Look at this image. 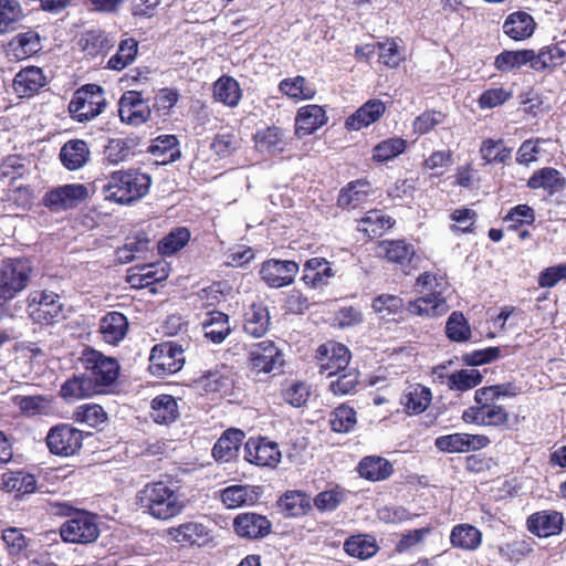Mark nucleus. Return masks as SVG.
Wrapping results in <instances>:
<instances>
[{"label":"nucleus","mask_w":566,"mask_h":566,"mask_svg":"<svg viewBox=\"0 0 566 566\" xmlns=\"http://www.w3.org/2000/svg\"><path fill=\"white\" fill-rule=\"evenodd\" d=\"M565 518L562 512L543 510L531 514L526 520L527 531L539 538L559 535L563 532Z\"/></svg>","instance_id":"obj_20"},{"label":"nucleus","mask_w":566,"mask_h":566,"mask_svg":"<svg viewBox=\"0 0 566 566\" xmlns=\"http://www.w3.org/2000/svg\"><path fill=\"white\" fill-rule=\"evenodd\" d=\"M248 364L258 374H270L276 368L282 367L284 360L275 343L271 339H264L251 347L248 354Z\"/></svg>","instance_id":"obj_16"},{"label":"nucleus","mask_w":566,"mask_h":566,"mask_svg":"<svg viewBox=\"0 0 566 566\" xmlns=\"http://www.w3.org/2000/svg\"><path fill=\"white\" fill-rule=\"evenodd\" d=\"M475 406L467 408L462 413V420L465 423L504 428L510 422V413L502 405H496V401L483 399V396L474 394Z\"/></svg>","instance_id":"obj_11"},{"label":"nucleus","mask_w":566,"mask_h":566,"mask_svg":"<svg viewBox=\"0 0 566 566\" xmlns=\"http://www.w3.org/2000/svg\"><path fill=\"white\" fill-rule=\"evenodd\" d=\"M135 503L144 513L158 521H169L186 507L178 489L161 480L146 483L136 493Z\"/></svg>","instance_id":"obj_2"},{"label":"nucleus","mask_w":566,"mask_h":566,"mask_svg":"<svg viewBox=\"0 0 566 566\" xmlns=\"http://www.w3.org/2000/svg\"><path fill=\"white\" fill-rule=\"evenodd\" d=\"M80 363L84 371L74 374L61 385L59 395L64 401L73 402L112 391L120 371L115 357L87 346L82 350Z\"/></svg>","instance_id":"obj_1"},{"label":"nucleus","mask_w":566,"mask_h":566,"mask_svg":"<svg viewBox=\"0 0 566 566\" xmlns=\"http://www.w3.org/2000/svg\"><path fill=\"white\" fill-rule=\"evenodd\" d=\"M195 386L205 395L226 396L233 389L234 380L231 373L223 367L208 370L195 380Z\"/></svg>","instance_id":"obj_27"},{"label":"nucleus","mask_w":566,"mask_h":566,"mask_svg":"<svg viewBox=\"0 0 566 566\" xmlns=\"http://www.w3.org/2000/svg\"><path fill=\"white\" fill-rule=\"evenodd\" d=\"M566 186V179L562 172L553 167H543L535 170L527 180V187L531 189H544L548 195H554L563 190Z\"/></svg>","instance_id":"obj_44"},{"label":"nucleus","mask_w":566,"mask_h":566,"mask_svg":"<svg viewBox=\"0 0 566 566\" xmlns=\"http://www.w3.org/2000/svg\"><path fill=\"white\" fill-rule=\"evenodd\" d=\"M151 177L139 169L113 171L104 186L106 199L130 205L145 197L150 188Z\"/></svg>","instance_id":"obj_4"},{"label":"nucleus","mask_w":566,"mask_h":566,"mask_svg":"<svg viewBox=\"0 0 566 566\" xmlns=\"http://www.w3.org/2000/svg\"><path fill=\"white\" fill-rule=\"evenodd\" d=\"M513 149L506 147L503 139H484L480 147L482 159L486 164H505L512 157Z\"/></svg>","instance_id":"obj_64"},{"label":"nucleus","mask_w":566,"mask_h":566,"mask_svg":"<svg viewBox=\"0 0 566 566\" xmlns=\"http://www.w3.org/2000/svg\"><path fill=\"white\" fill-rule=\"evenodd\" d=\"M432 401V391L429 387L419 384H408L399 397V403L408 416L423 413Z\"/></svg>","instance_id":"obj_24"},{"label":"nucleus","mask_w":566,"mask_h":566,"mask_svg":"<svg viewBox=\"0 0 566 566\" xmlns=\"http://www.w3.org/2000/svg\"><path fill=\"white\" fill-rule=\"evenodd\" d=\"M168 275V269L164 264H143L129 270L127 274V282L133 289H145L165 281Z\"/></svg>","instance_id":"obj_34"},{"label":"nucleus","mask_w":566,"mask_h":566,"mask_svg":"<svg viewBox=\"0 0 566 566\" xmlns=\"http://www.w3.org/2000/svg\"><path fill=\"white\" fill-rule=\"evenodd\" d=\"M263 493L262 486L232 484L219 491V500L229 510L255 505Z\"/></svg>","instance_id":"obj_21"},{"label":"nucleus","mask_w":566,"mask_h":566,"mask_svg":"<svg viewBox=\"0 0 566 566\" xmlns=\"http://www.w3.org/2000/svg\"><path fill=\"white\" fill-rule=\"evenodd\" d=\"M135 146L132 138H112L104 148V158L113 165L126 161L134 155Z\"/></svg>","instance_id":"obj_63"},{"label":"nucleus","mask_w":566,"mask_h":566,"mask_svg":"<svg viewBox=\"0 0 566 566\" xmlns=\"http://www.w3.org/2000/svg\"><path fill=\"white\" fill-rule=\"evenodd\" d=\"M213 96L223 105L235 107L242 98V90L235 78L222 75L213 84Z\"/></svg>","instance_id":"obj_49"},{"label":"nucleus","mask_w":566,"mask_h":566,"mask_svg":"<svg viewBox=\"0 0 566 566\" xmlns=\"http://www.w3.org/2000/svg\"><path fill=\"white\" fill-rule=\"evenodd\" d=\"M298 270L295 261L270 259L263 262L260 276L268 286L279 289L292 284Z\"/></svg>","instance_id":"obj_19"},{"label":"nucleus","mask_w":566,"mask_h":566,"mask_svg":"<svg viewBox=\"0 0 566 566\" xmlns=\"http://www.w3.org/2000/svg\"><path fill=\"white\" fill-rule=\"evenodd\" d=\"M407 148L408 143L402 137L394 136L382 139L373 147L371 160L377 164L388 163L403 154Z\"/></svg>","instance_id":"obj_50"},{"label":"nucleus","mask_w":566,"mask_h":566,"mask_svg":"<svg viewBox=\"0 0 566 566\" xmlns=\"http://www.w3.org/2000/svg\"><path fill=\"white\" fill-rule=\"evenodd\" d=\"M232 527L234 534L240 538L258 541L270 535L273 525L265 515L255 512H243L233 518Z\"/></svg>","instance_id":"obj_18"},{"label":"nucleus","mask_w":566,"mask_h":566,"mask_svg":"<svg viewBox=\"0 0 566 566\" xmlns=\"http://www.w3.org/2000/svg\"><path fill=\"white\" fill-rule=\"evenodd\" d=\"M150 418L157 424H170L179 418V407L174 396L157 395L150 401Z\"/></svg>","instance_id":"obj_45"},{"label":"nucleus","mask_w":566,"mask_h":566,"mask_svg":"<svg viewBox=\"0 0 566 566\" xmlns=\"http://www.w3.org/2000/svg\"><path fill=\"white\" fill-rule=\"evenodd\" d=\"M532 49L504 50L495 56L494 67L501 73H509L524 65L531 66Z\"/></svg>","instance_id":"obj_53"},{"label":"nucleus","mask_w":566,"mask_h":566,"mask_svg":"<svg viewBox=\"0 0 566 566\" xmlns=\"http://www.w3.org/2000/svg\"><path fill=\"white\" fill-rule=\"evenodd\" d=\"M208 530L201 523L187 522L168 530V535L182 545H195L208 537Z\"/></svg>","instance_id":"obj_52"},{"label":"nucleus","mask_w":566,"mask_h":566,"mask_svg":"<svg viewBox=\"0 0 566 566\" xmlns=\"http://www.w3.org/2000/svg\"><path fill=\"white\" fill-rule=\"evenodd\" d=\"M270 313L268 306L259 301L253 302L243 315V329L253 337H262L270 326Z\"/></svg>","instance_id":"obj_39"},{"label":"nucleus","mask_w":566,"mask_h":566,"mask_svg":"<svg viewBox=\"0 0 566 566\" xmlns=\"http://www.w3.org/2000/svg\"><path fill=\"white\" fill-rule=\"evenodd\" d=\"M244 439L241 429H227L216 441L212 448V455L217 461L229 462L237 457L240 446Z\"/></svg>","instance_id":"obj_43"},{"label":"nucleus","mask_w":566,"mask_h":566,"mask_svg":"<svg viewBox=\"0 0 566 566\" xmlns=\"http://www.w3.org/2000/svg\"><path fill=\"white\" fill-rule=\"evenodd\" d=\"M450 543L463 551H475L481 546L482 532L468 523L457 524L450 532Z\"/></svg>","instance_id":"obj_48"},{"label":"nucleus","mask_w":566,"mask_h":566,"mask_svg":"<svg viewBox=\"0 0 566 566\" xmlns=\"http://www.w3.org/2000/svg\"><path fill=\"white\" fill-rule=\"evenodd\" d=\"M335 377L328 385V390L335 396L352 395L360 384V373L356 368L346 367Z\"/></svg>","instance_id":"obj_62"},{"label":"nucleus","mask_w":566,"mask_h":566,"mask_svg":"<svg viewBox=\"0 0 566 566\" xmlns=\"http://www.w3.org/2000/svg\"><path fill=\"white\" fill-rule=\"evenodd\" d=\"M59 533L61 539L67 544H93L101 534L99 517L96 513L82 509L61 524Z\"/></svg>","instance_id":"obj_7"},{"label":"nucleus","mask_w":566,"mask_h":566,"mask_svg":"<svg viewBox=\"0 0 566 566\" xmlns=\"http://www.w3.org/2000/svg\"><path fill=\"white\" fill-rule=\"evenodd\" d=\"M150 241L145 232H137L128 235L123 247L117 248L115 255L118 262L129 263L135 260L137 254L149 250Z\"/></svg>","instance_id":"obj_56"},{"label":"nucleus","mask_w":566,"mask_h":566,"mask_svg":"<svg viewBox=\"0 0 566 566\" xmlns=\"http://www.w3.org/2000/svg\"><path fill=\"white\" fill-rule=\"evenodd\" d=\"M33 265L25 256L6 258L0 262V305L17 298L28 289Z\"/></svg>","instance_id":"obj_5"},{"label":"nucleus","mask_w":566,"mask_h":566,"mask_svg":"<svg viewBox=\"0 0 566 566\" xmlns=\"http://www.w3.org/2000/svg\"><path fill=\"white\" fill-rule=\"evenodd\" d=\"M105 106L103 87L97 84H85L74 92L67 108L74 120L85 123L97 117Z\"/></svg>","instance_id":"obj_8"},{"label":"nucleus","mask_w":566,"mask_h":566,"mask_svg":"<svg viewBox=\"0 0 566 566\" xmlns=\"http://www.w3.org/2000/svg\"><path fill=\"white\" fill-rule=\"evenodd\" d=\"M502 221L507 224L510 232L521 230L523 226H534L536 212L530 205L518 203L507 210Z\"/></svg>","instance_id":"obj_58"},{"label":"nucleus","mask_w":566,"mask_h":566,"mask_svg":"<svg viewBox=\"0 0 566 566\" xmlns=\"http://www.w3.org/2000/svg\"><path fill=\"white\" fill-rule=\"evenodd\" d=\"M72 419L74 422L98 429L108 421V415L101 405L88 402L77 406L73 411Z\"/></svg>","instance_id":"obj_54"},{"label":"nucleus","mask_w":566,"mask_h":566,"mask_svg":"<svg viewBox=\"0 0 566 566\" xmlns=\"http://www.w3.org/2000/svg\"><path fill=\"white\" fill-rule=\"evenodd\" d=\"M343 548L348 556L360 560L374 557L379 551L375 536L370 534L350 535L345 539Z\"/></svg>","instance_id":"obj_47"},{"label":"nucleus","mask_w":566,"mask_h":566,"mask_svg":"<svg viewBox=\"0 0 566 566\" xmlns=\"http://www.w3.org/2000/svg\"><path fill=\"white\" fill-rule=\"evenodd\" d=\"M535 28L536 23L530 13L516 11L505 19L503 32L514 41H523L532 36Z\"/></svg>","instance_id":"obj_42"},{"label":"nucleus","mask_w":566,"mask_h":566,"mask_svg":"<svg viewBox=\"0 0 566 566\" xmlns=\"http://www.w3.org/2000/svg\"><path fill=\"white\" fill-rule=\"evenodd\" d=\"M46 76L41 67L27 66L21 69L13 78V90L20 97H31L46 85Z\"/></svg>","instance_id":"obj_31"},{"label":"nucleus","mask_w":566,"mask_h":566,"mask_svg":"<svg viewBox=\"0 0 566 566\" xmlns=\"http://www.w3.org/2000/svg\"><path fill=\"white\" fill-rule=\"evenodd\" d=\"M277 507L286 517H302L312 510V499L305 491L287 490L279 497Z\"/></svg>","instance_id":"obj_38"},{"label":"nucleus","mask_w":566,"mask_h":566,"mask_svg":"<svg viewBox=\"0 0 566 566\" xmlns=\"http://www.w3.org/2000/svg\"><path fill=\"white\" fill-rule=\"evenodd\" d=\"M91 433L69 422L52 426L44 438L50 454L59 458H72L80 454L84 439Z\"/></svg>","instance_id":"obj_6"},{"label":"nucleus","mask_w":566,"mask_h":566,"mask_svg":"<svg viewBox=\"0 0 566 566\" xmlns=\"http://www.w3.org/2000/svg\"><path fill=\"white\" fill-rule=\"evenodd\" d=\"M452 364V360H448L443 364L434 366L432 369V374L436 375L439 379L444 377L447 378L446 385L450 390L463 392L479 386L482 382L483 377L476 369H461L452 374L444 375L443 371L448 368V366Z\"/></svg>","instance_id":"obj_23"},{"label":"nucleus","mask_w":566,"mask_h":566,"mask_svg":"<svg viewBox=\"0 0 566 566\" xmlns=\"http://www.w3.org/2000/svg\"><path fill=\"white\" fill-rule=\"evenodd\" d=\"M446 335L455 343H467L471 339V326L462 312L453 311L449 315L446 323Z\"/></svg>","instance_id":"obj_61"},{"label":"nucleus","mask_w":566,"mask_h":566,"mask_svg":"<svg viewBox=\"0 0 566 566\" xmlns=\"http://www.w3.org/2000/svg\"><path fill=\"white\" fill-rule=\"evenodd\" d=\"M566 62V50L558 43L542 46L537 52L533 50L531 69L536 73L553 72Z\"/></svg>","instance_id":"obj_33"},{"label":"nucleus","mask_w":566,"mask_h":566,"mask_svg":"<svg viewBox=\"0 0 566 566\" xmlns=\"http://www.w3.org/2000/svg\"><path fill=\"white\" fill-rule=\"evenodd\" d=\"M375 254L379 260L400 269L407 275L417 269L415 264L416 248L405 238L378 241Z\"/></svg>","instance_id":"obj_9"},{"label":"nucleus","mask_w":566,"mask_h":566,"mask_svg":"<svg viewBox=\"0 0 566 566\" xmlns=\"http://www.w3.org/2000/svg\"><path fill=\"white\" fill-rule=\"evenodd\" d=\"M11 401L28 418L48 416L53 408L52 398L45 395H14Z\"/></svg>","instance_id":"obj_41"},{"label":"nucleus","mask_w":566,"mask_h":566,"mask_svg":"<svg viewBox=\"0 0 566 566\" xmlns=\"http://www.w3.org/2000/svg\"><path fill=\"white\" fill-rule=\"evenodd\" d=\"M90 147L83 139L67 140L60 149V160L67 170L82 168L90 159Z\"/></svg>","instance_id":"obj_40"},{"label":"nucleus","mask_w":566,"mask_h":566,"mask_svg":"<svg viewBox=\"0 0 566 566\" xmlns=\"http://www.w3.org/2000/svg\"><path fill=\"white\" fill-rule=\"evenodd\" d=\"M138 50L139 44L135 38L122 39L116 53L108 59L106 67L112 71H123L136 60Z\"/></svg>","instance_id":"obj_51"},{"label":"nucleus","mask_w":566,"mask_h":566,"mask_svg":"<svg viewBox=\"0 0 566 566\" xmlns=\"http://www.w3.org/2000/svg\"><path fill=\"white\" fill-rule=\"evenodd\" d=\"M185 364V355L181 345L175 342L156 344L149 355L148 371L157 378L178 373Z\"/></svg>","instance_id":"obj_10"},{"label":"nucleus","mask_w":566,"mask_h":566,"mask_svg":"<svg viewBox=\"0 0 566 566\" xmlns=\"http://www.w3.org/2000/svg\"><path fill=\"white\" fill-rule=\"evenodd\" d=\"M77 44L86 59L104 57L115 45L114 40L103 29L84 31Z\"/></svg>","instance_id":"obj_26"},{"label":"nucleus","mask_w":566,"mask_h":566,"mask_svg":"<svg viewBox=\"0 0 566 566\" xmlns=\"http://www.w3.org/2000/svg\"><path fill=\"white\" fill-rule=\"evenodd\" d=\"M356 472L359 478L369 482L386 481L395 472L394 464L381 455H365L356 465Z\"/></svg>","instance_id":"obj_29"},{"label":"nucleus","mask_w":566,"mask_h":566,"mask_svg":"<svg viewBox=\"0 0 566 566\" xmlns=\"http://www.w3.org/2000/svg\"><path fill=\"white\" fill-rule=\"evenodd\" d=\"M374 193L371 182L366 178L356 179L347 184L337 197V206L342 209H356L367 202Z\"/></svg>","instance_id":"obj_32"},{"label":"nucleus","mask_w":566,"mask_h":566,"mask_svg":"<svg viewBox=\"0 0 566 566\" xmlns=\"http://www.w3.org/2000/svg\"><path fill=\"white\" fill-rule=\"evenodd\" d=\"M118 115L123 123L139 126L146 123L151 115L148 101L143 97L142 92L126 91L118 102Z\"/></svg>","instance_id":"obj_17"},{"label":"nucleus","mask_w":566,"mask_h":566,"mask_svg":"<svg viewBox=\"0 0 566 566\" xmlns=\"http://www.w3.org/2000/svg\"><path fill=\"white\" fill-rule=\"evenodd\" d=\"M386 104L379 98H370L359 106L345 122L347 132H357L377 123L386 113Z\"/></svg>","instance_id":"obj_22"},{"label":"nucleus","mask_w":566,"mask_h":566,"mask_svg":"<svg viewBox=\"0 0 566 566\" xmlns=\"http://www.w3.org/2000/svg\"><path fill=\"white\" fill-rule=\"evenodd\" d=\"M41 50L40 34L34 30L18 33L8 43V53L17 60H25Z\"/></svg>","instance_id":"obj_46"},{"label":"nucleus","mask_w":566,"mask_h":566,"mask_svg":"<svg viewBox=\"0 0 566 566\" xmlns=\"http://www.w3.org/2000/svg\"><path fill=\"white\" fill-rule=\"evenodd\" d=\"M281 458L279 444L266 437H251L244 444V459L251 464L275 468Z\"/></svg>","instance_id":"obj_15"},{"label":"nucleus","mask_w":566,"mask_h":566,"mask_svg":"<svg viewBox=\"0 0 566 566\" xmlns=\"http://www.w3.org/2000/svg\"><path fill=\"white\" fill-rule=\"evenodd\" d=\"M27 311L31 319L40 325H52L63 317L60 296L51 291H33L27 298Z\"/></svg>","instance_id":"obj_12"},{"label":"nucleus","mask_w":566,"mask_h":566,"mask_svg":"<svg viewBox=\"0 0 566 566\" xmlns=\"http://www.w3.org/2000/svg\"><path fill=\"white\" fill-rule=\"evenodd\" d=\"M1 489L4 492L13 493L15 499H22L32 494L38 489V481L34 474L23 471H8L2 474Z\"/></svg>","instance_id":"obj_35"},{"label":"nucleus","mask_w":566,"mask_h":566,"mask_svg":"<svg viewBox=\"0 0 566 566\" xmlns=\"http://www.w3.org/2000/svg\"><path fill=\"white\" fill-rule=\"evenodd\" d=\"M201 326L205 337L213 344L223 343L232 332L229 315L217 310L206 313Z\"/></svg>","instance_id":"obj_36"},{"label":"nucleus","mask_w":566,"mask_h":566,"mask_svg":"<svg viewBox=\"0 0 566 566\" xmlns=\"http://www.w3.org/2000/svg\"><path fill=\"white\" fill-rule=\"evenodd\" d=\"M331 430L336 433H348L357 424V412L347 403H340L329 413Z\"/></svg>","instance_id":"obj_57"},{"label":"nucleus","mask_w":566,"mask_h":566,"mask_svg":"<svg viewBox=\"0 0 566 566\" xmlns=\"http://www.w3.org/2000/svg\"><path fill=\"white\" fill-rule=\"evenodd\" d=\"M314 358L321 374L334 377L348 367L352 354L344 344L328 340L316 348Z\"/></svg>","instance_id":"obj_13"},{"label":"nucleus","mask_w":566,"mask_h":566,"mask_svg":"<svg viewBox=\"0 0 566 566\" xmlns=\"http://www.w3.org/2000/svg\"><path fill=\"white\" fill-rule=\"evenodd\" d=\"M24 17L19 0H0V33L15 31Z\"/></svg>","instance_id":"obj_55"},{"label":"nucleus","mask_w":566,"mask_h":566,"mask_svg":"<svg viewBox=\"0 0 566 566\" xmlns=\"http://www.w3.org/2000/svg\"><path fill=\"white\" fill-rule=\"evenodd\" d=\"M396 224V220L385 213L380 209L368 210L358 221L357 231L363 233L367 239L381 238L391 230Z\"/></svg>","instance_id":"obj_28"},{"label":"nucleus","mask_w":566,"mask_h":566,"mask_svg":"<svg viewBox=\"0 0 566 566\" xmlns=\"http://www.w3.org/2000/svg\"><path fill=\"white\" fill-rule=\"evenodd\" d=\"M129 331L127 317L117 311L107 312L98 322L99 338L112 346H117Z\"/></svg>","instance_id":"obj_25"},{"label":"nucleus","mask_w":566,"mask_h":566,"mask_svg":"<svg viewBox=\"0 0 566 566\" xmlns=\"http://www.w3.org/2000/svg\"><path fill=\"white\" fill-rule=\"evenodd\" d=\"M334 275L329 261L325 258H312L304 263L302 281L307 287L322 289Z\"/></svg>","instance_id":"obj_37"},{"label":"nucleus","mask_w":566,"mask_h":566,"mask_svg":"<svg viewBox=\"0 0 566 566\" xmlns=\"http://www.w3.org/2000/svg\"><path fill=\"white\" fill-rule=\"evenodd\" d=\"M148 153L155 157H160L161 163L175 161L180 157L178 139L175 135H160L153 139Z\"/></svg>","instance_id":"obj_60"},{"label":"nucleus","mask_w":566,"mask_h":566,"mask_svg":"<svg viewBox=\"0 0 566 566\" xmlns=\"http://www.w3.org/2000/svg\"><path fill=\"white\" fill-rule=\"evenodd\" d=\"M279 88L281 93L295 101L312 99L316 94V90L302 75L282 80Z\"/></svg>","instance_id":"obj_59"},{"label":"nucleus","mask_w":566,"mask_h":566,"mask_svg":"<svg viewBox=\"0 0 566 566\" xmlns=\"http://www.w3.org/2000/svg\"><path fill=\"white\" fill-rule=\"evenodd\" d=\"M326 111L323 106L308 104L297 109L295 116V134L298 137H305L327 123Z\"/></svg>","instance_id":"obj_30"},{"label":"nucleus","mask_w":566,"mask_h":566,"mask_svg":"<svg viewBox=\"0 0 566 566\" xmlns=\"http://www.w3.org/2000/svg\"><path fill=\"white\" fill-rule=\"evenodd\" d=\"M416 286L421 296L408 303L407 310L411 314L438 317L449 311L444 296L449 282L444 274L423 272L417 277Z\"/></svg>","instance_id":"obj_3"},{"label":"nucleus","mask_w":566,"mask_h":566,"mask_svg":"<svg viewBox=\"0 0 566 566\" xmlns=\"http://www.w3.org/2000/svg\"><path fill=\"white\" fill-rule=\"evenodd\" d=\"M88 197V189L83 184H67L49 190L42 201L51 211H65L76 208Z\"/></svg>","instance_id":"obj_14"}]
</instances>
